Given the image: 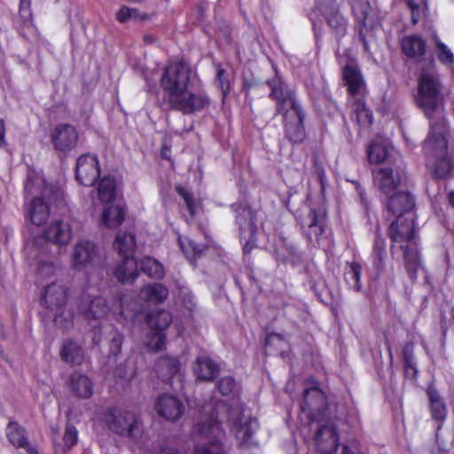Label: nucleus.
Returning a JSON list of instances; mask_svg holds the SVG:
<instances>
[{"instance_id": "f257e3e1", "label": "nucleus", "mask_w": 454, "mask_h": 454, "mask_svg": "<svg viewBox=\"0 0 454 454\" xmlns=\"http://www.w3.org/2000/svg\"><path fill=\"white\" fill-rule=\"evenodd\" d=\"M442 83L436 73L422 70L418 79V91L415 96L416 106L421 109L429 120L430 132L427 145L434 142L440 149L447 146V121L440 114L443 102Z\"/></svg>"}, {"instance_id": "f03ea898", "label": "nucleus", "mask_w": 454, "mask_h": 454, "mask_svg": "<svg viewBox=\"0 0 454 454\" xmlns=\"http://www.w3.org/2000/svg\"><path fill=\"white\" fill-rule=\"evenodd\" d=\"M388 237L392 242L390 252L394 254L396 244H400L399 249L403 251L406 272L412 282L416 281L422 261L415 240L413 215L396 217L389 225Z\"/></svg>"}, {"instance_id": "7ed1b4c3", "label": "nucleus", "mask_w": 454, "mask_h": 454, "mask_svg": "<svg viewBox=\"0 0 454 454\" xmlns=\"http://www.w3.org/2000/svg\"><path fill=\"white\" fill-rule=\"evenodd\" d=\"M234 213V223L238 226L243 254L248 255L257 247V226L255 211L247 203L235 202L230 206Z\"/></svg>"}, {"instance_id": "20e7f679", "label": "nucleus", "mask_w": 454, "mask_h": 454, "mask_svg": "<svg viewBox=\"0 0 454 454\" xmlns=\"http://www.w3.org/2000/svg\"><path fill=\"white\" fill-rule=\"evenodd\" d=\"M191 77L190 67L183 61H175L168 65L160 78V87L167 95L163 106L168 105L187 90Z\"/></svg>"}, {"instance_id": "39448f33", "label": "nucleus", "mask_w": 454, "mask_h": 454, "mask_svg": "<svg viewBox=\"0 0 454 454\" xmlns=\"http://www.w3.org/2000/svg\"><path fill=\"white\" fill-rule=\"evenodd\" d=\"M103 420L107 428L121 436L137 439L142 434V427L135 413L119 407L108 408Z\"/></svg>"}, {"instance_id": "423d86ee", "label": "nucleus", "mask_w": 454, "mask_h": 454, "mask_svg": "<svg viewBox=\"0 0 454 454\" xmlns=\"http://www.w3.org/2000/svg\"><path fill=\"white\" fill-rule=\"evenodd\" d=\"M64 202V193L58 187H43L42 197L35 196L27 207L26 217L33 224H44L50 215L51 205L59 207Z\"/></svg>"}, {"instance_id": "0eeeda50", "label": "nucleus", "mask_w": 454, "mask_h": 454, "mask_svg": "<svg viewBox=\"0 0 454 454\" xmlns=\"http://www.w3.org/2000/svg\"><path fill=\"white\" fill-rule=\"evenodd\" d=\"M70 239L69 225L62 221H56L43 231V237L36 239L34 247L38 253L56 257L60 254V247L67 245Z\"/></svg>"}, {"instance_id": "6e6552de", "label": "nucleus", "mask_w": 454, "mask_h": 454, "mask_svg": "<svg viewBox=\"0 0 454 454\" xmlns=\"http://www.w3.org/2000/svg\"><path fill=\"white\" fill-rule=\"evenodd\" d=\"M267 83L270 88V97L277 100V112L283 114V118L305 114L294 92L284 85L279 78L268 80Z\"/></svg>"}, {"instance_id": "1a4fd4ad", "label": "nucleus", "mask_w": 454, "mask_h": 454, "mask_svg": "<svg viewBox=\"0 0 454 454\" xmlns=\"http://www.w3.org/2000/svg\"><path fill=\"white\" fill-rule=\"evenodd\" d=\"M318 13L325 16L329 27L335 33V36L338 41L346 35L348 22L335 8L333 3L331 0H326L325 2L317 0L316 5L309 15V20L312 22L316 37H318L320 35V30H317V21L316 20Z\"/></svg>"}, {"instance_id": "9d476101", "label": "nucleus", "mask_w": 454, "mask_h": 454, "mask_svg": "<svg viewBox=\"0 0 454 454\" xmlns=\"http://www.w3.org/2000/svg\"><path fill=\"white\" fill-rule=\"evenodd\" d=\"M198 430L201 434L208 435L210 440L195 448L194 454H227L228 450L222 439L224 437L220 422L214 417L198 423Z\"/></svg>"}, {"instance_id": "9b49d317", "label": "nucleus", "mask_w": 454, "mask_h": 454, "mask_svg": "<svg viewBox=\"0 0 454 454\" xmlns=\"http://www.w3.org/2000/svg\"><path fill=\"white\" fill-rule=\"evenodd\" d=\"M210 103L211 100L207 93L188 92L186 90L167 106L169 109L179 111L184 114H192L207 108Z\"/></svg>"}, {"instance_id": "f8f14e48", "label": "nucleus", "mask_w": 454, "mask_h": 454, "mask_svg": "<svg viewBox=\"0 0 454 454\" xmlns=\"http://www.w3.org/2000/svg\"><path fill=\"white\" fill-rule=\"evenodd\" d=\"M146 324L152 331V337L148 345L156 351L160 350L164 345L163 331L167 329L172 321L171 314L167 310L150 312L145 316Z\"/></svg>"}, {"instance_id": "ddd939ff", "label": "nucleus", "mask_w": 454, "mask_h": 454, "mask_svg": "<svg viewBox=\"0 0 454 454\" xmlns=\"http://www.w3.org/2000/svg\"><path fill=\"white\" fill-rule=\"evenodd\" d=\"M79 135L75 127L67 123L57 124L50 132L54 150L67 153L75 148Z\"/></svg>"}, {"instance_id": "4468645a", "label": "nucleus", "mask_w": 454, "mask_h": 454, "mask_svg": "<svg viewBox=\"0 0 454 454\" xmlns=\"http://www.w3.org/2000/svg\"><path fill=\"white\" fill-rule=\"evenodd\" d=\"M100 175L98 156L91 153H84L78 157L75 166V178L84 186H91Z\"/></svg>"}, {"instance_id": "2eb2a0df", "label": "nucleus", "mask_w": 454, "mask_h": 454, "mask_svg": "<svg viewBox=\"0 0 454 454\" xmlns=\"http://www.w3.org/2000/svg\"><path fill=\"white\" fill-rule=\"evenodd\" d=\"M301 409L307 413L309 420H317L326 409V398L324 392L318 387L306 388L301 403Z\"/></svg>"}, {"instance_id": "dca6fc26", "label": "nucleus", "mask_w": 454, "mask_h": 454, "mask_svg": "<svg viewBox=\"0 0 454 454\" xmlns=\"http://www.w3.org/2000/svg\"><path fill=\"white\" fill-rule=\"evenodd\" d=\"M385 207L388 213L395 217L413 215L415 199L408 192H396L387 196Z\"/></svg>"}, {"instance_id": "f3484780", "label": "nucleus", "mask_w": 454, "mask_h": 454, "mask_svg": "<svg viewBox=\"0 0 454 454\" xmlns=\"http://www.w3.org/2000/svg\"><path fill=\"white\" fill-rule=\"evenodd\" d=\"M373 175L374 185L386 196L394 193L404 177V173L389 167L380 168Z\"/></svg>"}, {"instance_id": "a211bd4d", "label": "nucleus", "mask_w": 454, "mask_h": 454, "mask_svg": "<svg viewBox=\"0 0 454 454\" xmlns=\"http://www.w3.org/2000/svg\"><path fill=\"white\" fill-rule=\"evenodd\" d=\"M342 78L348 93L356 98H364L366 84L356 64H347L342 69Z\"/></svg>"}, {"instance_id": "6ab92c4d", "label": "nucleus", "mask_w": 454, "mask_h": 454, "mask_svg": "<svg viewBox=\"0 0 454 454\" xmlns=\"http://www.w3.org/2000/svg\"><path fill=\"white\" fill-rule=\"evenodd\" d=\"M326 212L322 208H310L308 215L302 221V228L307 239L317 241L324 233Z\"/></svg>"}, {"instance_id": "aec40b11", "label": "nucleus", "mask_w": 454, "mask_h": 454, "mask_svg": "<svg viewBox=\"0 0 454 454\" xmlns=\"http://www.w3.org/2000/svg\"><path fill=\"white\" fill-rule=\"evenodd\" d=\"M401 50L408 59L420 62L427 52V41L417 34L404 35L401 40Z\"/></svg>"}, {"instance_id": "412c9836", "label": "nucleus", "mask_w": 454, "mask_h": 454, "mask_svg": "<svg viewBox=\"0 0 454 454\" xmlns=\"http://www.w3.org/2000/svg\"><path fill=\"white\" fill-rule=\"evenodd\" d=\"M79 309L88 319H99L108 313L109 305L101 296L91 297L84 294L81 299Z\"/></svg>"}, {"instance_id": "4be33fe9", "label": "nucleus", "mask_w": 454, "mask_h": 454, "mask_svg": "<svg viewBox=\"0 0 454 454\" xmlns=\"http://www.w3.org/2000/svg\"><path fill=\"white\" fill-rule=\"evenodd\" d=\"M351 8L354 16L358 23V37L360 42L363 43L365 51H369V44L366 40L364 29L369 24L371 5L366 0H354L351 4Z\"/></svg>"}, {"instance_id": "5701e85b", "label": "nucleus", "mask_w": 454, "mask_h": 454, "mask_svg": "<svg viewBox=\"0 0 454 454\" xmlns=\"http://www.w3.org/2000/svg\"><path fill=\"white\" fill-rule=\"evenodd\" d=\"M137 247L135 234L131 231L118 232L114 243V249L121 258H125L126 265L134 268V252ZM132 269H130L131 270Z\"/></svg>"}, {"instance_id": "b1692460", "label": "nucleus", "mask_w": 454, "mask_h": 454, "mask_svg": "<svg viewBox=\"0 0 454 454\" xmlns=\"http://www.w3.org/2000/svg\"><path fill=\"white\" fill-rule=\"evenodd\" d=\"M155 407L161 417L171 421L178 419L184 411V406L182 402L169 395L160 396Z\"/></svg>"}, {"instance_id": "393cba45", "label": "nucleus", "mask_w": 454, "mask_h": 454, "mask_svg": "<svg viewBox=\"0 0 454 454\" xmlns=\"http://www.w3.org/2000/svg\"><path fill=\"white\" fill-rule=\"evenodd\" d=\"M427 138L424 142V149L427 151H434L435 156L439 158L434 168V177L436 179L447 178L454 168L451 159L445 156L448 145L444 149H440L434 142L430 143V145H427Z\"/></svg>"}, {"instance_id": "a878e982", "label": "nucleus", "mask_w": 454, "mask_h": 454, "mask_svg": "<svg viewBox=\"0 0 454 454\" xmlns=\"http://www.w3.org/2000/svg\"><path fill=\"white\" fill-rule=\"evenodd\" d=\"M305 114L290 118H284L285 137L292 145L302 143L306 138L304 127Z\"/></svg>"}, {"instance_id": "bb28decb", "label": "nucleus", "mask_w": 454, "mask_h": 454, "mask_svg": "<svg viewBox=\"0 0 454 454\" xmlns=\"http://www.w3.org/2000/svg\"><path fill=\"white\" fill-rule=\"evenodd\" d=\"M193 372L197 380L201 381H213L220 372V365L207 356L196 358Z\"/></svg>"}, {"instance_id": "cd10ccee", "label": "nucleus", "mask_w": 454, "mask_h": 454, "mask_svg": "<svg viewBox=\"0 0 454 454\" xmlns=\"http://www.w3.org/2000/svg\"><path fill=\"white\" fill-rule=\"evenodd\" d=\"M387 256L386 239L380 232V226L377 225L375 237L371 253V260L377 275H380L386 266V258Z\"/></svg>"}, {"instance_id": "c85d7f7f", "label": "nucleus", "mask_w": 454, "mask_h": 454, "mask_svg": "<svg viewBox=\"0 0 454 454\" xmlns=\"http://www.w3.org/2000/svg\"><path fill=\"white\" fill-rule=\"evenodd\" d=\"M155 373L163 382L170 383L175 377L180 378V362L176 357L162 356L154 366Z\"/></svg>"}, {"instance_id": "c756f323", "label": "nucleus", "mask_w": 454, "mask_h": 454, "mask_svg": "<svg viewBox=\"0 0 454 454\" xmlns=\"http://www.w3.org/2000/svg\"><path fill=\"white\" fill-rule=\"evenodd\" d=\"M98 255L96 245L89 240L79 241L73 253V262L75 268L90 264Z\"/></svg>"}, {"instance_id": "7c9ffc66", "label": "nucleus", "mask_w": 454, "mask_h": 454, "mask_svg": "<svg viewBox=\"0 0 454 454\" xmlns=\"http://www.w3.org/2000/svg\"><path fill=\"white\" fill-rule=\"evenodd\" d=\"M67 300V289L60 284L51 283L44 288L42 299L45 306L50 309H61Z\"/></svg>"}, {"instance_id": "2f4dec72", "label": "nucleus", "mask_w": 454, "mask_h": 454, "mask_svg": "<svg viewBox=\"0 0 454 454\" xmlns=\"http://www.w3.org/2000/svg\"><path fill=\"white\" fill-rule=\"evenodd\" d=\"M59 356L66 364L78 365L83 362L84 350L74 340L66 339L62 341Z\"/></svg>"}, {"instance_id": "473e14b6", "label": "nucleus", "mask_w": 454, "mask_h": 454, "mask_svg": "<svg viewBox=\"0 0 454 454\" xmlns=\"http://www.w3.org/2000/svg\"><path fill=\"white\" fill-rule=\"evenodd\" d=\"M168 288L160 283H154L142 287L139 293V298L142 301L155 304L163 302L168 298Z\"/></svg>"}, {"instance_id": "72a5a7b5", "label": "nucleus", "mask_w": 454, "mask_h": 454, "mask_svg": "<svg viewBox=\"0 0 454 454\" xmlns=\"http://www.w3.org/2000/svg\"><path fill=\"white\" fill-rule=\"evenodd\" d=\"M71 387L79 398H89L93 394V384L87 376L74 372L70 377Z\"/></svg>"}, {"instance_id": "f704fd0d", "label": "nucleus", "mask_w": 454, "mask_h": 454, "mask_svg": "<svg viewBox=\"0 0 454 454\" xmlns=\"http://www.w3.org/2000/svg\"><path fill=\"white\" fill-rule=\"evenodd\" d=\"M402 355L405 379L416 381L419 371L414 358L413 346L411 344L405 345L403 348Z\"/></svg>"}, {"instance_id": "c9c22d12", "label": "nucleus", "mask_w": 454, "mask_h": 454, "mask_svg": "<svg viewBox=\"0 0 454 454\" xmlns=\"http://www.w3.org/2000/svg\"><path fill=\"white\" fill-rule=\"evenodd\" d=\"M125 211L120 206H109L102 214V223L108 228L118 227L124 220Z\"/></svg>"}, {"instance_id": "e433bc0d", "label": "nucleus", "mask_w": 454, "mask_h": 454, "mask_svg": "<svg viewBox=\"0 0 454 454\" xmlns=\"http://www.w3.org/2000/svg\"><path fill=\"white\" fill-rule=\"evenodd\" d=\"M427 395L430 403V410L432 413V418L434 420L442 421L445 419L446 416V408L445 404L441 398L438 391L433 387H429L427 390Z\"/></svg>"}, {"instance_id": "4c0bfd02", "label": "nucleus", "mask_w": 454, "mask_h": 454, "mask_svg": "<svg viewBox=\"0 0 454 454\" xmlns=\"http://www.w3.org/2000/svg\"><path fill=\"white\" fill-rule=\"evenodd\" d=\"M78 439V431L76 427L70 424L67 423L65 427V433L62 437L63 445L61 446L59 443H57L56 438H53V442L55 444V451L57 454H64L67 450L71 449L77 442Z\"/></svg>"}, {"instance_id": "58836bf2", "label": "nucleus", "mask_w": 454, "mask_h": 454, "mask_svg": "<svg viewBox=\"0 0 454 454\" xmlns=\"http://www.w3.org/2000/svg\"><path fill=\"white\" fill-rule=\"evenodd\" d=\"M98 199L104 203H109L115 199L116 186L113 177L104 176L100 179L98 188Z\"/></svg>"}, {"instance_id": "ea45409f", "label": "nucleus", "mask_w": 454, "mask_h": 454, "mask_svg": "<svg viewBox=\"0 0 454 454\" xmlns=\"http://www.w3.org/2000/svg\"><path fill=\"white\" fill-rule=\"evenodd\" d=\"M354 111L356 114V120L359 126L368 128L372 124L373 115L372 111L366 107L364 98L356 99V102L354 103Z\"/></svg>"}, {"instance_id": "a19ab883", "label": "nucleus", "mask_w": 454, "mask_h": 454, "mask_svg": "<svg viewBox=\"0 0 454 454\" xmlns=\"http://www.w3.org/2000/svg\"><path fill=\"white\" fill-rule=\"evenodd\" d=\"M141 270L154 279H161L165 276L163 265L152 257H145L140 261Z\"/></svg>"}, {"instance_id": "79ce46f5", "label": "nucleus", "mask_w": 454, "mask_h": 454, "mask_svg": "<svg viewBox=\"0 0 454 454\" xmlns=\"http://www.w3.org/2000/svg\"><path fill=\"white\" fill-rule=\"evenodd\" d=\"M6 434L10 442L17 448H25L27 445V438L25 429L16 422H10L6 429Z\"/></svg>"}, {"instance_id": "37998d69", "label": "nucleus", "mask_w": 454, "mask_h": 454, "mask_svg": "<svg viewBox=\"0 0 454 454\" xmlns=\"http://www.w3.org/2000/svg\"><path fill=\"white\" fill-rule=\"evenodd\" d=\"M134 268H130L129 265H126L125 263V258L122 257L121 262L118 264L114 270V276L118 279L119 282L121 283H132L136 280V278L138 276V273L137 271V262L134 259Z\"/></svg>"}, {"instance_id": "c03bdc74", "label": "nucleus", "mask_w": 454, "mask_h": 454, "mask_svg": "<svg viewBox=\"0 0 454 454\" xmlns=\"http://www.w3.org/2000/svg\"><path fill=\"white\" fill-rule=\"evenodd\" d=\"M434 52L436 54L439 62L444 66H453L454 64V54L451 50L442 43L438 36L434 37Z\"/></svg>"}, {"instance_id": "a18cd8bd", "label": "nucleus", "mask_w": 454, "mask_h": 454, "mask_svg": "<svg viewBox=\"0 0 454 454\" xmlns=\"http://www.w3.org/2000/svg\"><path fill=\"white\" fill-rule=\"evenodd\" d=\"M362 265L357 262L349 263V270L346 272V281L356 292L362 290L361 276Z\"/></svg>"}, {"instance_id": "49530a36", "label": "nucleus", "mask_w": 454, "mask_h": 454, "mask_svg": "<svg viewBox=\"0 0 454 454\" xmlns=\"http://www.w3.org/2000/svg\"><path fill=\"white\" fill-rule=\"evenodd\" d=\"M216 388L223 396L233 399L238 393V386L234 378L224 376L216 383Z\"/></svg>"}, {"instance_id": "de8ad7c7", "label": "nucleus", "mask_w": 454, "mask_h": 454, "mask_svg": "<svg viewBox=\"0 0 454 454\" xmlns=\"http://www.w3.org/2000/svg\"><path fill=\"white\" fill-rule=\"evenodd\" d=\"M387 156V150L386 146L377 141H373L368 146L367 157L368 160L373 164L381 163Z\"/></svg>"}, {"instance_id": "09e8293b", "label": "nucleus", "mask_w": 454, "mask_h": 454, "mask_svg": "<svg viewBox=\"0 0 454 454\" xmlns=\"http://www.w3.org/2000/svg\"><path fill=\"white\" fill-rule=\"evenodd\" d=\"M253 423L256 424V420L251 419L249 421L243 422L239 417L233 419V426L237 429L238 437L244 443H247L254 434V430L252 429Z\"/></svg>"}, {"instance_id": "8fccbe9b", "label": "nucleus", "mask_w": 454, "mask_h": 454, "mask_svg": "<svg viewBox=\"0 0 454 454\" xmlns=\"http://www.w3.org/2000/svg\"><path fill=\"white\" fill-rule=\"evenodd\" d=\"M43 179L35 173L27 174V180L24 185L25 199L28 200L29 196H34L37 192L42 193L41 187Z\"/></svg>"}, {"instance_id": "3c124183", "label": "nucleus", "mask_w": 454, "mask_h": 454, "mask_svg": "<svg viewBox=\"0 0 454 454\" xmlns=\"http://www.w3.org/2000/svg\"><path fill=\"white\" fill-rule=\"evenodd\" d=\"M19 16L24 27L32 26L31 0H20Z\"/></svg>"}, {"instance_id": "603ef678", "label": "nucleus", "mask_w": 454, "mask_h": 454, "mask_svg": "<svg viewBox=\"0 0 454 454\" xmlns=\"http://www.w3.org/2000/svg\"><path fill=\"white\" fill-rule=\"evenodd\" d=\"M181 248L187 257L200 256L204 250V246H201L192 240H187L186 242H180Z\"/></svg>"}, {"instance_id": "864d4df0", "label": "nucleus", "mask_w": 454, "mask_h": 454, "mask_svg": "<svg viewBox=\"0 0 454 454\" xmlns=\"http://www.w3.org/2000/svg\"><path fill=\"white\" fill-rule=\"evenodd\" d=\"M215 81L218 83V88L222 91L223 96L225 97L230 90V82L227 72L220 65L216 67Z\"/></svg>"}, {"instance_id": "5fc2aeb1", "label": "nucleus", "mask_w": 454, "mask_h": 454, "mask_svg": "<svg viewBox=\"0 0 454 454\" xmlns=\"http://www.w3.org/2000/svg\"><path fill=\"white\" fill-rule=\"evenodd\" d=\"M176 192L184 199L190 215L193 216L195 214V204L192 194L182 185H176Z\"/></svg>"}, {"instance_id": "6e6d98bb", "label": "nucleus", "mask_w": 454, "mask_h": 454, "mask_svg": "<svg viewBox=\"0 0 454 454\" xmlns=\"http://www.w3.org/2000/svg\"><path fill=\"white\" fill-rule=\"evenodd\" d=\"M56 265L51 260H43L38 258L37 270L38 274L43 278L51 277L54 274Z\"/></svg>"}, {"instance_id": "4d7b16f0", "label": "nucleus", "mask_w": 454, "mask_h": 454, "mask_svg": "<svg viewBox=\"0 0 454 454\" xmlns=\"http://www.w3.org/2000/svg\"><path fill=\"white\" fill-rule=\"evenodd\" d=\"M313 171L318 178L321 189L325 190L326 184V176L325 173V168L322 162H320L317 157L314 158Z\"/></svg>"}, {"instance_id": "13d9d810", "label": "nucleus", "mask_w": 454, "mask_h": 454, "mask_svg": "<svg viewBox=\"0 0 454 454\" xmlns=\"http://www.w3.org/2000/svg\"><path fill=\"white\" fill-rule=\"evenodd\" d=\"M178 297L182 301L183 305L189 310H192L195 307L194 297L187 289H180Z\"/></svg>"}, {"instance_id": "bf43d9fd", "label": "nucleus", "mask_w": 454, "mask_h": 454, "mask_svg": "<svg viewBox=\"0 0 454 454\" xmlns=\"http://www.w3.org/2000/svg\"><path fill=\"white\" fill-rule=\"evenodd\" d=\"M122 340L123 336L121 333L117 332L114 333L110 343V352L112 355L117 356L121 352Z\"/></svg>"}, {"instance_id": "052dcab7", "label": "nucleus", "mask_w": 454, "mask_h": 454, "mask_svg": "<svg viewBox=\"0 0 454 454\" xmlns=\"http://www.w3.org/2000/svg\"><path fill=\"white\" fill-rule=\"evenodd\" d=\"M121 304V313L126 319H130L132 321L137 320L142 313L140 312V309H132L131 311L129 310L128 307L124 305V300L121 298L120 301Z\"/></svg>"}, {"instance_id": "680f3d73", "label": "nucleus", "mask_w": 454, "mask_h": 454, "mask_svg": "<svg viewBox=\"0 0 454 454\" xmlns=\"http://www.w3.org/2000/svg\"><path fill=\"white\" fill-rule=\"evenodd\" d=\"M286 250L288 251L289 255V258L287 259L288 262L292 263L293 265H297L301 262V253L294 245L286 246Z\"/></svg>"}, {"instance_id": "e2e57ef3", "label": "nucleus", "mask_w": 454, "mask_h": 454, "mask_svg": "<svg viewBox=\"0 0 454 454\" xmlns=\"http://www.w3.org/2000/svg\"><path fill=\"white\" fill-rule=\"evenodd\" d=\"M327 434L332 438H333V432L332 428L328 426L323 425L321 426L316 432L314 440L316 442V444L319 447L324 441V435ZM334 441V439H333Z\"/></svg>"}, {"instance_id": "0e129e2a", "label": "nucleus", "mask_w": 454, "mask_h": 454, "mask_svg": "<svg viewBox=\"0 0 454 454\" xmlns=\"http://www.w3.org/2000/svg\"><path fill=\"white\" fill-rule=\"evenodd\" d=\"M131 8L127 6H122L117 12L116 18L120 22H126L128 20L131 19Z\"/></svg>"}, {"instance_id": "69168bd1", "label": "nucleus", "mask_w": 454, "mask_h": 454, "mask_svg": "<svg viewBox=\"0 0 454 454\" xmlns=\"http://www.w3.org/2000/svg\"><path fill=\"white\" fill-rule=\"evenodd\" d=\"M5 145V123L3 119H0V147L4 146Z\"/></svg>"}, {"instance_id": "338daca9", "label": "nucleus", "mask_w": 454, "mask_h": 454, "mask_svg": "<svg viewBox=\"0 0 454 454\" xmlns=\"http://www.w3.org/2000/svg\"><path fill=\"white\" fill-rule=\"evenodd\" d=\"M157 454H178V451L175 448L164 447L161 448Z\"/></svg>"}, {"instance_id": "774afa93", "label": "nucleus", "mask_w": 454, "mask_h": 454, "mask_svg": "<svg viewBox=\"0 0 454 454\" xmlns=\"http://www.w3.org/2000/svg\"><path fill=\"white\" fill-rule=\"evenodd\" d=\"M24 449H26L27 454H38V451L35 449V447L30 445L28 442H27V445Z\"/></svg>"}]
</instances>
